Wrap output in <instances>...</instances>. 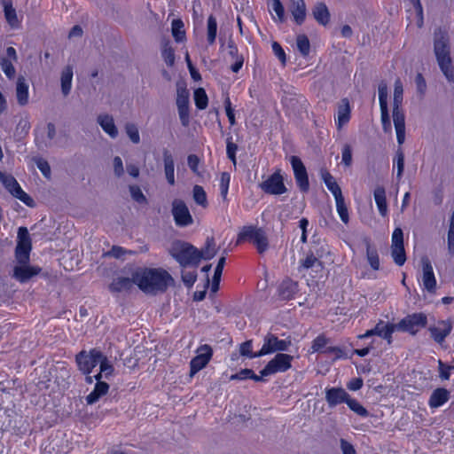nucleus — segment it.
Masks as SVG:
<instances>
[{"instance_id":"22","label":"nucleus","mask_w":454,"mask_h":454,"mask_svg":"<svg viewBox=\"0 0 454 454\" xmlns=\"http://www.w3.org/2000/svg\"><path fill=\"white\" fill-rule=\"evenodd\" d=\"M29 85L26 78L20 75L16 81V98L20 106H26L29 99Z\"/></svg>"},{"instance_id":"12","label":"nucleus","mask_w":454,"mask_h":454,"mask_svg":"<svg viewBox=\"0 0 454 454\" xmlns=\"http://www.w3.org/2000/svg\"><path fill=\"white\" fill-rule=\"evenodd\" d=\"M291 346V340H280L272 333H268L263 339L262 348L258 351L257 356H266L277 351H286Z\"/></svg>"},{"instance_id":"39","label":"nucleus","mask_w":454,"mask_h":454,"mask_svg":"<svg viewBox=\"0 0 454 454\" xmlns=\"http://www.w3.org/2000/svg\"><path fill=\"white\" fill-rule=\"evenodd\" d=\"M322 262L312 254H308L306 257L301 262L300 270L301 269H316V270H322Z\"/></svg>"},{"instance_id":"26","label":"nucleus","mask_w":454,"mask_h":454,"mask_svg":"<svg viewBox=\"0 0 454 454\" xmlns=\"http://www.w3.org/2000/svg\"><path fill=\"white\" fill-rule=\"evenodd\" d=\"M162 154L166 179L170 185H173L175 184V164L173 156L168 149H164Z\"/></svg>"},{"instance_id":"14","label":"nucleus","mask_w":454,"mask_h":454,"mask_svg":"<svg viewBox=\"0 0 454 454\" xmlns=\"http://www.w3.org/2000/svg\"><path fill=\"white\" fill-rule=\"evenodd\" d=\"M172 215L175 223L179 227H185L193 223V218L185 203L181 200H174L172 202Z\"/></svg>"},{"instance_id":"11","label":"nucleus","mask_w":454,"mask_h":454,"mask_svg":"<svg viewBox=\"0 0 454 454\" xmlns=\"http://www.w3.org/2000/svg\"><path fill=\"white\" fill-rule=\"evenodd\" d=\"M213 356V349L204 344L196 349V356L190 362V376H194L200 370L205 368Z\"/></svg>"},{"instance_id":"6","label":"nucleus","mask_w":454,"mask_h":454,"mask_svg":"<svg viewBox=\"0 0 454 454\" xmlns=\"http://www.w3.org/2000/svg\"><path fill=\"white\" fill-rule=\"evenodd\" d=\"M102 355L103 353L97 348H92L89 352L81 351L75 357L79 370L84 374H90L100 363Z\"/></svg>"},{"instance_id":"13","label":"nucleus","mask_w":454,"mask_h":454,"mask_svg":"<svg viewBox=\"0 0 454 454\" xmlns=\"http://www.w3.org/2000/svg\"><path fill=\"white\" fill-rule=\"evenodd\" d=\"M396 331L395 324L380 320L372 329L367 330L364 334L358 336L360 339H365L377 335L387 340L388 345L393 341V333Z\"/></svg>"},{"instance_id":"9","label":"nucleus","mask_w":454,"mask_h":454,"mask_svg":"<svg viewBox=\"0 0 454 454\" xmlns=\"http://www.w3.org/2000/svg\"><path fill=\"white\" fill-rule=\"evenodd\" d=\"M293 356L284 353L277 354L261 371L262 376H269L278 372H285L292 366Z\"/></svg>"},{"instance_id":"59","label":"nucleus","mask_w":454,"mask_h":454,"mask_svg":"<svg viewBox=\"0 0 454 454\" xmlns=\"http://www.w3.org/2000/svg\"><path fill=\"white\" fill-rule=\"evenodd\" d=\"M182 279L185 286L191 287L197 279V273L195 270H184L182 272Z\"/></svg>"},{"instance_id":"32","label":"nucleus","mask_w":454,"mask_h":454,"mask_svg":"<svg viewBox=\"0 0 454 454\" xmlns=\"http://www.w3.org/2000/svg\"><path fill=\"white\" fill-rule=\"evenodd\" d=\"M312 14L319 24L325 26L329 23L330 13L327 6L324 3L316 4L312 9Z\"/></svg>"},{"instance_id":"5","label":"nucleus","mask_w":454,"mask_h":454,"mask_svg":"<svg viewBox=\"0 0 454 454\" xmlns=\"http://www.w3.org/2000/svg\"><path fill=\"white\" fill-rule=\"evenodd\" d=\"M17 246L15 257L20 264H26L29 262L32 243L28 230L26 227H20L18 230Z\"/></svg>"},{"instance_id":"18","label":"nucleus","mask_w":454,"mask_h":454,"mask_svg":"<svg viewBox=\"0 0 454 454\" xmlns=\"http://www.w3.org/2000/svg\"><path fill=\"white\" fill-rule=\"evenodd\" d=\"M452 325L450 320H440L434 325H430L428 331L434 340L439 344L442 343L445 338L450 333Z\"/></svg>"},{"instance_id":"40","label":"nucleus","mask_w":454,"mask_h":454,"mask_svg":"<svg viewBox=\"0 0 454 454\" xmlns=\"http://www.w3.org/2000/svg\"><path fill=\"white\" fill-rule=\"evenodd\" d=\"M193 98L195 106L200 110H204L208 105V98L203 88H199L194 90Z\"/></svg>"},{"instance_id":"61","label":"nucleus","mask_w":454,"mask_h":454,"mask_svg":"<svg viewBox=\"0 0 454 454\" xmlns=\"http://www.w3.org/2000/svg\"><path fill=\"white\" fill-rule=\"evenodd\" d=\"M35 164L37 166V168L40 169V171L43 173V175L46 177V178H50L51 176V168H50V165L48 164V162L42 159V158H36L35 160Z\"/></svg>"},{"instance_id":"46","label":"nucleus","mask_w":454,"mask_h":454,"mask_svg":"<svg viewBox=\"0 0 454 454\" xmlns=\"http://www.w3.org/2000/svg\"><path fill=\"white\" fill-rule=\"evenodd\" d=\"M347 405L351 411L363 418H366L369 415L368 411L358 401L350 396L347 401Z\"/></svg>"},{"instance_id":"16","label":"nucleus","mask_w":454,"mask_h":454,"mask_svg":"<svg viewBox=\"0 0 454 454\" xmlns=\"http://www.w3.org/2000/svg\"><path fill=\"white\" fill-rule=\"evenodd\" d=\"M176 106L181 123L184 127L188 126L190 122L189 91L185 88H177Z\"/></svg>"},{"instance_id":"20","label":"nucleus","mask_w":454,"mask_h":454,"mask_svg":"<svg viewBox=\"0 0 454 454\" xmlns=\"http://www.w3.org/2000/svg\"><path fill=\"white\" fill-rule=\"evenodd\" d=\"M351 108L349 101L347 98H343L337 109V117L335 119V124L339 129L346 125L350 120Z\"/></svg>"},{"instance_id":"62","label":"nucleus","mask_w":454,"mask_h":454,"mask_svg":"<svg viewBox=\"0 0 454 454\" xmlns=\"http://www.w3.org/2000/svg\"><path fill=\"white\" fill-rule=\"evenodd\" d=\"M341 160H342V163L347 167L351 165V163H352V150H351V147L349 145H345L342 147Z\"/></svg>"},{"instance_id":"10","label":"nucleus","mask_w":454,"mask_h":454,"mask_svg":"<svg viewBox=\"0 0 454 454\" xmlns=\"http://www.w3.org/2000/svg\"><path fill=\"white\" fill-rule=\"evenodd\" d=\"M259 187L265 193L270 195H282L287 191L280 169H277L272 175L261 183Z\"/></svg>"},{"instance_id":"19","label":"nucleus","mask_w":454,"mask_h":454,"mask_svg":"<svg viewBox=\"0 0 454 454\" xmlns=\"http://www.w3.org/2000/svg\"><path fill=\"white\" fill-rule=\"evenodd\" d=\"M348 397L349 395L341 387H331L325 391V400L331 407L342 403H347Z\"/></svg>"},{"instance_id":"41","label":"nucleus","mask_w":454,"mask_h":454,"mask_svg":"<svg viewBox=\"0 0 454 454\" xmlns=\"http://www.w3.org/2000/svg\"><path fill=\"white\" fill-rule=\"evenodd\" d=\"M216 34H217L216 19L213 15H210L207 18V43L209 44L215 43V38H216Z\"/></svg>"},{"instance_id":"38","label":"nucleus","mask_w":454,"mask_h":454,"mask_svg":"<svg viewBox=\"0 0 454 454\" xmlns=\"http://www.w3.org/2000/svg\"><path fill=\"white\" fill-rule=\"evenodd\" d=\"M73 68L70 66H68L62 71L61 74V90L65 96L68 95L71 90Z\"/></svg>"},{"instance_id":"3","label":"nucleus","mask_w":454,"mask_h":454,"mask_svg":"<svg viewBox=\"0 0 454 454\" xmlns=\"http://www.w3.org/2000/svg\"><path fill=\"white\" fill-rule=\"evenodd\" d=\"M169 253L182 267H197L201 260V253L189 243L176 240L172 243Z\"/></svg>"},{"instance_id":"17","label":"nucleus","mask_w":454,"mask_h":454,"mask_svg":"<svg viewBox=\"0 0 454 454\" xmlns=\"http://www.w3.org/2000/svg\"><path fill=\"white\" fill-rule=\"evenodd\" d=\"M422 264V286L429 293H433L436 288V279L434 274L433 266L427 257L421 259Z\"/></svg>"},{"instance_id":"58","label":"nucleus","mask_w":454,"mask_h":454,"mask_svg":"<svg viewBox=\"0 0 454 454\" xmlns=\"http://www.w3.org/2000/svg\"><path fill=\"white\" fill-rule=\"evenodd\" d=\"M403 247V233L400 227L394 230L391 247Z\"/></svg>"},{"instance_id":"37","label":"nucleus","mask_w":454,"mask_h":454,"mask_svg":"<svg viewBox=\"0 0 454 454\" xmlns=\"http://www.w3.org/2000/svg\"><path fill=\"white\" fill-rule=\"evenodd\" d=\"M98 365L100 372L94 376L96 380H101L102 378L108 379L112 376L114 372V366L104 354L102 355V359H100Z\"/></svg>"},{"instance_id":"44","label":"nucleus","mask_w":454,"mask_h":454,"mask_svg":"<svg viewBox=\"0 0 454 454\" xmlns=\"http://www.w3.org/2000/svg\"><path fill=\"white\" fill-rule=\"evenodd\" d=\"M161 56L168 67H172L175 63V51L168 42L163 43L161 48Z\"/></svg>"},{"instance_id":"50","label":"nucleus","mask_w":454,"mask_h":454,"mask_svg":"<svg viewBox=\"0 0 454 454\" xmlns=\"http://www.w3.org/2000/svg\"><path fill=\"white\" fill-rule=\"evenodd\" d=\"M201 258L210 260L216 254L215 243L213 239H207L205 248L200 251Z\"/></svg>"},{"instance_id":"31","label":"nucleus","mask_w":454,"mask_h":454,"mask_svg":"<svg viewBox=\"0 0 454 454\" xmlns=\"http://www.w3.org/2000/svg\"><path fill=\"white\" fill-rule=\"evenodd\" d=\"M450 398V393L445 388L435 389L428 401V404L431 408H438L442 406Z\"/></svg>"},{"instance_id":"48","label":"nucleus","mask_w":454,"mask_h":454,"mask_svg":"<svg viewBox=\"0 0 454 454\" xmlns=\"http://www.w3.org/2000/svg\"><path fill=\"white\" fill-rule=\"evenodd\" d=\"M394 168H396V178L400 180L403 176L404 168V154L401 149H399L395 153Z\"/></svg>"},{"instance_id":"29","label":"nucleus","mask_w":454,"mask_h":454,"mask_svg":"<svg viewBox=\"0 0 454 454\" xmlns=\"http://www.w3.org/2000/svg\"><path fill=\"white\" fill-rule=\"evenodd\" d=\"M290 11L294 21L298 25L304 22L306 18V4L304 0H291Z\"/></svg>"},{"instance_id":"47","label":"nucleus","mask_w":454,"mask_h":454,"mask_svg":"<svg viewBox=\"0 0 454 454\" xmlns=\"http://www.w3.org/2000/svg\"><path fill=\"white\" fill-rule=\"evenodd\" d=\"M13 62L14 61H11L10 59H8L6 58H3L0 60V66H1L2 71L4 72V74L6 75V77L9 80H12L16 74V70L13 66Z\"/></svg>"},{"instance_id":"30","label":"nucleus","mask_w":454,"mask_h":454,"mask_svg":"<svg viewBox=\"0 0 454 454\" xmlns=\"http://www.w3.org/2000/svg\"><path fill=\"white\" fill-rule=\"evenodd\" d=\"M278 291L282 299L290 300L298 292V284L292 279H285L280 284Z\"/></svg>"},{"instance_id":"25","label":"nucleus","mask_w":454,"mask_h":454,"mask_svg":"<svg viewBox=\"0 0 454 454\" xmlns=\"http://www.w3.org/2000/svg\"><path fill=\"white\" fill-rule=\"evenodd\" d=\"M135 284L134 278L118 277L109 285L112 293H122L129 291Z\"/></svg>"},{"instance_id":"63","label":"nucleus","mask_w":454,"mask_h":454,"mask_svg":"<svg viewBox=\"0 0 454 454\" xmlns=\"http://www.w3.org/2000/svg\"><path fill=\"white\" fill-rule=\"evenodd\" d=\"M328 343V340L324 335L317 336L312 342L311 348L313 352L321 351Z\"/></svg>"},{"instance_id":"49","label":"nucleus","mask_w":454,"mask_h":454,"mask_svg":"<svg viewBox=\"0 0 454 454\" xmlns=\"http://www.w3.org/2000/svg\"><path fill=\"white\" fill-rule=\"evenodd\" d=\"M391 255L395 264L402 266L406 262V254L403 247H391Z\"/></svg>"},{"instance_id":"60","label":"nucleus","mask_w":454,"mask_h":454,"mask_svg":"<svg viewBox=\"0 0 454 454\" xmlns=\"http://www.w3.org/2000/svg\"><path fill=\"white\" fill-rule=\"evenodd\" d=\"M129 192L134 200H136L138 203H146V198L138 186H129Z\"/></svg>"},{"instance_id":"27","label":"nucleus","mask_w":454,"mask_h":454,"mask_svg":"<svg viewBox=\"0 0 454 454\" xmlns=\"http://www.w3.org/2000/svg\"><path fill=\"white\" fill-rule=\"evenodd\" d=\"M1 3L4 7V17L7 23L12 28H18L20 22L18 19L16 10L12 6V0H1Z\"/></svg>"},{"instance_id":"2","label":"nucleus","mask_w":454,"mask_h":454,"mask_svg":"<svg viewBox=\"0 0 454 454\" xmlns=\"http://www.w3.org/2000/svg\"><path fill=\"white\" fill-rule=\"evenodd\" d=\"M434 53L438 65L449 82H454V70L450 56L449 38L441 28L434 32Z\"/></svg>"},{"instance_id":"28","label":"nucleus","mask_w":454,"mask_h":454,"mask_svg":"<svg viewBox=\"0 0 454 454\" xmlns=\"http://www.w3.org/2000/svg\"><path fill=\"white\" fill-rule=\"evenodd\" d=\"M98 122L102 129L112 138L118 136V129L115 126L114 118L109 114H100L98 117Z\"/></svg>"},{"instance_id":"54","label":"nucleus","mask_w":454,"mask_h":454,"mask_svg":"<svg viewBox=\"0 0 454 454\" xmlns=\"http://www.w3.org/2000/svg\"><path fill=\"white\" fill-rule=\"evenodd\" d=\"M230 181H231L230 174L227 172L222 173L219 187H220V191H221V195L223 199H226V197L228 195Z\"/></svg>"},{"instance_id":"36","label":"nucleus","mask_w":454,"mask_h":454,"mask_svg":"<svg viewBox=\"0 0 454 454\" xmlns=\"http://www.w3.org/2000/svg\"><path fill=\"white\" fill-rule=\"evenodd\" d=\"M374 200L379 209L380 214L382 216H386L387 214V205L386 200V192L384 187L379 186L374 190L373 192Z\"/></svg>"},{"instance_id":"1","label":"nucleus","mask_w":454,"mask_h":454,"mask_svg":"<svg viewBox=\"0 0 454 454\" xmlns=\"http://www.w3.org/2000/svg\"><path fill=\"white\" fill-rule=\"evenodd\" d=\"M135 285L145 294L163 292L173 281L172 277L162 269L140 268L133 273Z\"/></svg>"},{"instance_id":"35","label":"nucleus","mask_w":454,"mask_h":454,"mask_svg":"<svg viewBox=\"0 0 454 454\" xmlns=\"http://www.w3.org/2000/svg\"><path fill=\"white\" fill-rule=\"evenodd\" d=\"M393 121L396 133V139L399 145H403L405 140V117L404 114H393Z\"/></svg>"},{"instance_id":"23","label":"nucleus","mask_w":454,"mask_h":454,"mask_svg":"<svg viewBox=\"0 0 454 454\" xmlns=\"http://www.w3.org/2000/svg\"><path fill=\"white\" fill-rule=\"evenodd\" d=\"M109 391V385L102 380H97L94 389L86 396V403L92 405L98 403L101 397L106 395Z\"/></svg>"},{"instance_id":"56","label":"nucleus","mask_w":454,"mask_h":454,"mask_svg":"<svg viewBox=\"0 0 454 454\" xmlns=\"http://www.w3.org/2000/svg\"><path fill=\"white\" fill-rule=\"evenodd\" d=\"M271 10L276 13L278 21L283 22L285 20V9L280 0L271 1Z\"/></svg>"},{"instance_id":"24","label":"nucleus","mask_w":454,"mask_h":454,"mask_svg":"<svg viewBox=\"0 0 454 454\" xmlns=\"http://www.w3.org/2000/svg\"><path fill=\"white\" fill-rule=\"evenodd\" d=\"M320 176L325 186L332 192L335 200L343 197L340 187L335 181L334 177L326 169L322 168L320 170Z\"/></svg>"},{"instance_id":"33","label":"nucleus","mask_w":454,"mask_h":454,"mask_svg":"<svg viewBox=\"0 0 454 454\" xmlns=\"http://www.w3.org/2000/svg\"><path fill=\"white\" fill-rule=\"evenodd\" d=\"M365 249L366 259L369 265L373 270H379L380 268V261L377 248L373 247L369 240H366Z\"/></svg>"},{"instance_id":"34","label":"nucleus","mask_w":454,"mask_h":454,"mask_svg":"<svg viewBox=\"0 0 454 454\" xmlns=\"http://www.w3.org/2000/svg\"><path fill=\"white\" fill-rule=\"evenodd\" d=\"M403 86L400 79H396L394 85L393 114H403L401 109L403 103Z\"/></svg>"},{"instance_id":"52","label":"nucleus","mask_w":454,"mask_h":454,"mask_svg":"<svg viewBox=\"0 0 454 454\" xmlns=\"http://www.w3.org/2000/svg\"><path fill=\"white\" fill-rule=\"evenodd\" d=\"M239 352H240L241 356H247L249 358H256V357L261 356H257L258 352H255V353L253 352L252 340H247V341L243 342L239 347Z\"/></svg>"},{"instance_id":"45","label":"nucleus","mask_w":454,"mask_h":454,"mask_svg":"<svg viewBox=\"0 0 454 454\" xmlns=\"http://www.w3.org/2000/svg\"><path fill=\"white\" fill-rule=\"evenodd\" d=\"M336 203V210L340 218V220L344 223H348L349 221L348 210L345 204L344 197L339 198L335 200Z\"/></svg>"},{"instance_id":"4","label":"nucleus","mask_w":454,"mask_h":454,"mask_svg":"<svg viewBox=\"0 0 454 454\" xmlns=\"http://www.w3.org/2000/svg\"><path fill=\"white\" fill-rule=\"evenodd\" d=\"M249 241L253 243L258 253H264L269 247V241L265 231L257 226H243L238 234L236 244Z\"/></svg>"},{"instance_id":"15","label":"nucleus","mask_w":454,"mask_h":454,"mask_svg":"<svg viewBox=\"0 0 454 454\" xmlns=\"http://www.w3.org/2000/svg\"><path fill=\"white\" fill-rule=\"evenodd\" d=\"M290 163L294 170L296 184L302 192H307L309 187L306 168L301 160L297 156L290 158Z\"/></svg>"},{"instance_id":"8","label":"nucleus","mask_w":454,"mask_h":454,"mask_svg":"<svg viewBox=\"0 0 454 454\" xmlns=\"http://www.w3.org/2000/svg\"><path fill=\"white\" fill-rule=\"evenodd\" d=\"M0 181L5 189L8 190L15 198L19 199L27 206H34V200L22 190L17 180L12 176L0 171Z\"/></svg>"},{"instance_id":"42","label":"nucleus","mask_w":454,"mask_h":454,"mask_svg":"<svg viewBox=\"0 0 454 454\" xmlns=\"http://www.w3.org/2000/svg\"><path fill=\"white\" fill-rule=\"evenodd\" d=\"M172 35L177 43L185 40V31L184 30V22L181 20L172 21Z\"/></svg>"},{"instance_id":"21","label":"nucleus","mask_w":454,"mask_h":454,"mask_svg":"<svg viewBox=\"0 0 454 454\" xmlns=\"http://www.w3.org/2000/svg\"><path fill=\"white\" fill-rule=\"evenodd\" d=\"M40 268L29 266L27 263L21 266H16L13 270V277L20 282L24 283L30 279L33 276L40 272Z\"/></svg>"},{"instance_id":"64","label":"nucleus","mask_w":454,"mask_h":454,"mask_svg":"<svg viewBox=\"0 0 454 454\" xmlns=\"http://www.w3.org/2000/svg\"><path fill=\"white\" fill-rule=\"evenodd\" d=\"M271 48L275 56L282 62V64H286V57L281 45L278 42H273Z\"/></svg>"},{"instance_id":"55","label":"nucleus","mask_w":454,"mask_h":454,"mask_svg":"<svg viewBox=\"0 0 454 454\" xmlns=\"http://www.w3.org/2000/svg\"><path fill=\"white\" fill-rule=\"evenodd\" d=\"M126 133L129 139L134 144H138L140 142V136L137 127L133 123H128L125 126Z\"/></svg>"},{"instance_id":"7","label":"nucleus","mask_w":454,"mask_h":454,"mask_svg":"<svg viewBox=\"0 0 454 454\" xmlns=\"http://www.w3.org/2000/svg\"><path fill=\"white\" fill-rule=\"evenodd\" d=\"M427 318L423 313H413L403 317L395 324L396 331H403L415 335L421 328L427 325Z\"/></svg>"},{"instance_id":"43","label":"nucleus","mask_w":454,"mask_h":454,"mask_svg":"<svg viewBox=\"0 0 454 454\" xmlns=\"http://www.w3.org/2000/svg\"><path fill=\"white\" fill-rule=\"evenodd\" d=\"M192 197L194 201L202 207H206L207 206V194L202 186L195 185L193 187Z\"/></svg>"},{"instance_id":"57","label":"nucleus","mask_w":454,"mask_h":454,"mask_svg":"<svg viewBox=\"0 0 454 454\" xmlns=\"http://www.w3.org/2000/svg\"><path fill=\"white\" fill-rule=\"evenodd\" d=\"M380 114H381V123H382L383 130L386 133H391L392 132V125H391L387 108H380Z\"/></svg>"},{"instance_id":"53","label":"nucleus","mask_w":454,"mask_h":454,"mask_svg":"<svg viewBox=\"0 0 454 454\" xmlns=\"http://www.w3.org/2000/svg\"><path fill=\"white\" fill-rule=\"evenodd\" d=\"M379 102L380 108H387V85L385 82L379 84Z\"/></svg>"},{"instance_id":"51","label":"nucleus","mask_w":454,"mask_h":454,"mask_svg":"<svg viewBox=\"0 0 454 454\" xmlns=\"http://www.w3.org/2000/svg\"><path fill=\"white\" fill-rule=\"evenodd\" d=\"M296 43L299 51L303 56H307L309 53L310 44L308 37L305 35H298L296 39Z\"/></svg>"}]
</instances>
